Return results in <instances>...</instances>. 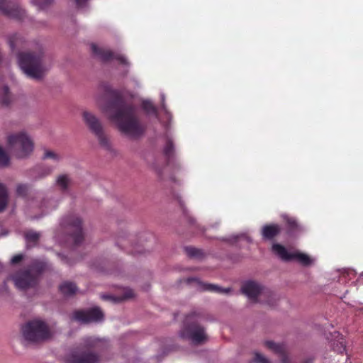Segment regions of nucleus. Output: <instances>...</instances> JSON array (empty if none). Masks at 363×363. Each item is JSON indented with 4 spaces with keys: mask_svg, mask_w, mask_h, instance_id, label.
Returning a JSON list of instances; mask_svg holds the SVG:
<instances>
[{
    "mask_svg": "<svg viewBox=\"0 0 363 363\" xmlns=\"http://www.w3.org/2000/svg\"><path fill=\"white\" fill-rule=\"evenodd\" d=\"M106 91L110 97L108 106L113 111L111 118L116 123L118 130L133 138L142 135L145 127L136 116L134 106L127 104L120 91L112 89H107Z\"/></svg>",
    "mask_w": 363,
    "mask_h": 363,
    "instance_id": "obj_1",
    "label": "nucleus"
},
{
    "mask_svg": "<svg viewBox=\"0 0 363 363\" xmlns=\"http://www.w3.org/2000/svg\"><path fill=\"white\" fill-rule=\"evenodd\" d=\"M17 58L23 72L33 79H41L50 68L41 45H38L35 50L20 52Z\"/></svg>",
    "mask_w": 363,
    "mask_h": 363,
    "instance_id": "obj_2",
    "label": "nucleus"
},
{
    "mask_svg": "<svg viewBox=\"0 0 363 363\" xmlns=\"http://www.w3.org/2000/svg\"><path fill=\"white\" fill-rule=\"evenodd\" d=\"M22 341L25 344H38L50 340L53 330L48 323L40 318L28 320L21 329Z\"/></svg>",
    "mask_w": 363,
    "mask_h": 363,
    "instance_id": "obj_3",
    "label": "nucleus"
},
{
    "mask_svg": "<svg viewBox=\"0 0 363 363\" xmlns=\"http://www.w3.org/2000/svg\"><path fill=\"white\" fill-rule=\"evenodd\" d=\"M45 268V264L43 262L35 261L27 268L20 269L10 275L8 279L12 280L17 289L27 290L37 285L38 277Z\"/></svg>",
    "mask_w": 363,
    "mask_h": 363,
    "instance_id": "obj_4",
    "label": "nucleus"
},
{
    "mask_svg": "<svg viewBox=\"0 0 363 363\" xmlns=\"http://www.w3.org/2000/svg\"><path fill=\"white\" fill-rule=\"evenodd\" d=\"M201 318V313L192 312L186 315L180 331L181 337L191 340L195 345L205 342L207 340V335L205 328L198 322Z\"/></svg>",
    "mask_w": 363,
    "mask_h": 363,
    "instance_id": "obj_5",
    "label": "nucleus"
},
{
    "mask_svg": "<svg viewBox=\"0 0 363 363\" xmlns=\"http://www.w3.org/2000/svg\"><path fill=\"white\" fill-rule=\"evenodd\" d=\"M7 147L18 159H24L31 155L34 143L26 131L13 133L7 136Z\"/></svg>",
    "mask_w": 363,
    "mask_h": 363,
    "instance_id": "obj_6",
    "label": "nucleus"
},
{
    "mask_svg": "<svg viewBox=\"0 0 363 363\" xmlns=\"http://www.w3.org/2000/svg\"><path fill=\"white\" fill-rule=\"evenodd\" d=\"M64 232L69 233L68 239H71L74 245H79L84 240L82 220L77 216H67L61 220L55 233V238L59 242H63L62 234Z\"/></svg>",
    "mask_w": 363,
    "mask_h": 363,
    "instance_id": "obj_7",
    "label": "nucleus"
},
{
    "mask_svg": "<svg viewBox=\"0 0 363 363\" xmlns=\"http://www.w3.org/2000/svg\"><path fill=\"white\" fill-rule=\"evenodd\" d=\"M241 290L242 294L246 295L250 299L256 302L258 296H267L266 303L269 306L274 305L276 295L273 291L268 289L263 288L260 284L254 281H247L245 282Z\"/></svg>",
    "mask_w": 363,
    "mask_h": 363,
    "instance_id": "obj_8",
    "label": "nucleus"
},
{
    "mask_svg": "<svg viewBox=\"0 0 363 363\" xmlns=\"http://www.w3.org/2000/svg\"><path fill=\"white\" fill-rule=\"evenodd\" d=\"M272 250L282 260L286 262L296 260L306 267L311 265L313 262V259L308 255L299 252H289L285 247L278 243L272 245Z\"/></svg>",
    "mask_w": 363,
    "mask_h": 363,
    "instance_id": "obj_9",
    "label": "nucleus"
},
{
    "mask_svg": "<svg viewBox=\"0 0 363 363\" xmlns=\"http://www.w3.org/2000/svg\"><path fill=\"white\" fill-rule=\"evenodd\" d=\"M66 363H91V342L84 344L70 352L65 357Z\"/></svg>",
    "mask_w": 363,
    "mask_h": 363,
    "instance_id": "obj_10",
    "label": "nucleus"
},
{
    "mask_svg": "<svg viewBox=\"0 0 363 363\" xmlns=\"http://www.w3.org/2000/svg\"><path fill=\"white\" fill-rule=\"evenodd\" d=\"M0 11L11 18L21 19L25 11L16 3L7 0H0Z\"/></svg>",
    "mask_w": 363,
    "mask_h": 363,
    "instance_id": "obj_11",
    "label": "nucleus"
},
{
    "mask_svg": "<svg viewBox=\"0 0 363 363\" xmlns=\"http://www.w3.org/2000/svg\"><path fill=\"white\" fill-rule=\"evenodd\" d=\"M186 284H190L192 283H195L198 287V289L204 291H208L211 292H214L217 294H228L230 291V288H222L218 285L204 283L199 280L195 277H190L186 279L185 281Z\"/></svg>",
    "mask_w": 363,
    "mask_h": 363,
    "instance_id": "obj_12",
    "label": "nucleus"
},
{
    "mask_svg": "<svg viewBox=\"0 0 363 363\" xmlns=\"http://www.w3.org/2000/svg\"><path fill=\"white\" fill-rule=\"evenodd\" d=\"M265 346L279 356L281 363H291L285 345L277 344L273 341H266Z\"/></svg>",
    "mask_w": 363,
    "mask_h": 363,
    "instance_id": "obj_13",
    "label": "nucleus"
},
{
    "mask_svg": "<svg viewBox=\"0 0 363 363\" xmlns=\"http://www.w3.org/2000/svg\"><path fill=\"white\" fill-rule=\"evenodd\" d=\"M72 184V179L69 174H58L55 181V185L62 193L68 192Z\"/></svg>",
    "mask_w": 363,
    "mask_h": 363,
    "instance_id": "obj_14",
    "label": "nucleus"
},
{
    "mask_svg": "<svg viewBox=\"0 0 363 363\" xmlns=\"http://www.w3.org/2000/svg\"><path fill=\"white\" fill-rule=\"evenodd\" d=\"M281 231V227L275 223L267 224L262 228V235L264 240H272L276 236L280 234Z\"/></svg>",
    "mask_w": 363,
    "mask_h": 363,
    "instance_id": "obj_15",
    "label": "nucleus"
},
{
    "mask_svg": "<svg viewBox=\"0 0 363 363\" xmlns=\"http://www.w3.org/2000/svg\"><path fill=\"white\" fill-rule=\"evenodd\" d=\"M335 340H331L330 346L335 352L342 354L346 350L345 340L344 337L339 333L335 332L333 334Z\"/></svg>",
    "mask_w": 363,
    "mask_h": 363,
    "instance_id": "obj_16",
    "label": "nucleus"
},
{
    "mask_svg": "<svg viewBox=\"0 0 363 363\" xmlns=\"http://www.w3.org/2000/svg\"><path fill=\"white\" fill-rule=\"evenodd\" d=\"M92 54L96 55L103 62H108L113 59V52L109 50L99 48L92 43Z\"/></svg>",
    "mask_w": 363,
    "mask_h": 363,
    "instance_id": "obj_17",
    "label": "nucleus"
},
{
    "mask_svg": "<svg viewBox=\"0 0 363 363\" xmlns=\"http://www.w3.org/2000/svg\"><path fill=\"white\" fill-rule=\"evenodd\" d=\"M284 219L286 222L288 235H292L299 230V225L295 218L285 216Z\"/></svg>",
    "mask_w": 363,
    "mask_h": 363,
    "instance_id": "obj_18",
    "label": "nucleus"
},
{
    "mask_svg": "<svg viewBox=\"0 0 363 363\" xmlns=\"http://www.w3.org/2000/svg\"><path fill=\"white\" fill-rule=\"evenodd\" d=\"M92 131L95 132L96 134L99 136L100 143L103 146L108 145L107 139L101 133V126L98 121L97 118L92 116Z\"/></svg>",
    "mask_w": 363,
    "mask_h": 363,
    "instance_id": "obj_19",
    "label": "nucleus"
},
{
    "mask_svg": "<svg viewBox=\"0 0 363 363\" xmlns=\"http://www.w3.org/2000/svg\"><path fill=\"white\" fill-rule=\"evenodd\" d=\"M8 43L12 50L21 47L25 43L24 38L18 34H13L8 37Z\"/></svg>",
    "mask_w": 363,
    "mask_h": 363,
    "instance_id": "obj_20",
    "label": "nucleus"
},
{
    "mask_svg": "<svg viewBox=\"0 0 363 363\" xmlns=\"http://www.w3.org/2000/svg\"><path fill=\"white\" fill-rule=\"evenodd\" d=\"M60 290L64 296H71L77 292V288L72 282H64L60 286Z\"/></svg>",
    "mask_w": 363,
    "mask_h": 363,
    "instance_id": "obj_21",
    "label": "nucleus"
},
{
    "mask_svg": "<svg viewBox=\"0 0 363 363\" xmlns=\"http://www.w3.org/2000/svg\"><path fill=\"white\" fill-rule=\"evenodd\" d=\"M73 319L82 323H88L91 321V311H76L73 314Z\"/></svg>",
    "mask_w": 363,
    "mask_h": 363,
    "instance_id": "obj_22",
    "label": "nucleus"
},
{
    "mask_svg": "<svg viewBox=\"0 0 363 363\" xmlns=\"http://www.w3.org/2000/svg\"><path fill=\"white\" fill-rule=\"evenodd\" d=\"M9 194L6 186L0 183V212L4 211L8 204Z\"/></svg>",
    "mask_w": 363,
    "mask_h": 363,
    "instance_id": "obj_23",
    "label": "nucleus"
},
{
    "mask_svg": "<svg viewBox=\"0 0 363 363\" xmlns=\"http://www.w3.org/2000/svg\"><path fill=\"white\" fill-rule=\"evenodd\" d=\"M13 101V97L9 92L7 86H3L0 89V101L3 105L9 106Z\"/></svg>",
    "mask_w": 363,
    "mask_h": 363,
    "instance_id": "obj_24",
    "label": "nucleus"
},
{
    "mask_svg": "<svg viewBox=\"0 0 363 363\" xmlns=\"http://www.w3.org/2000/svg\"><path fill=\"white\" fill-rule=\"evenodd\" d=\"M42 160H50L54 162L57 163L62 160V156L60 155V154L55 151L45 149L42 155Z\"/></svg>",
    "mask_w": 363,
    "mask_h": 363,
    "instance_id": "obj_25",
    "label": "nucleus"
},
{
    "mask_svg": "<svg viewBox=\"0 0 363 363\" xmlns=\"http://www.w3.org/2000/svg\"><path fill=\"white\" fill-rule=\"evenodd\" d=\"M40 233L35 231L29 230L25 234V239L27 245L33 246L36 245L40 238Z\"/></svg>",
    "mask_w": 363,
    "mask_h": 363,
    "instance_id": "obj_26",
    "label": "nucleus"
},
{
    "mask_svg": "<svg viewBox=\"0 0 363 363\" xmlns=\"http://www.w3.org/2000/svg\"><path fill=\"white\" fill-rule=\"evenodd\" d=\"M184 250L187 256L191 258L200 259L203 256L202 250L194 247H186Z\"/></svg>",
    "mask_w": 363,
    "mask_h": 363,
    "instance_id": "obj_27",
    "label": "nucleus"
},
{
    "mask_svg": "<svg viewBox=\"0 0 363 363\" xmlns=\"http://www.w3.org/2000/svg\"><path fill=\"white\" fill-rule=\"evenodd\" d=\"M104 318L103 311L97 306H92V322H101Z\"/></svg>",
    "mask_w": 363,
    "mask_h": 363,
    "instance_id": "obj_28",
    "label": "nucleus"
},
{
    "mask_svg": "<svg viewBox=\"0 0 363 363\" xmlns=\"http://www.w3.org/2000/svg\"><path fill=\"white\" fill-rule=\"evenodd\" d=\"M10 164V157L0 146V167H6Z\"/></svg>",
    "mask_w": 363,
    "mask_h": 363,
    "instance_id": "obj_29",
    "label": "nucleus"
},
{
    "mask_svg": "<svg viewBox=\"0 0 363 363\" xmlns=\"http://www.w3.org/2000/svg\"><path fill=\"white\" fill-rule=\"evenodd\" d=\"M142 108L148 114H157V109L150 101H144L142 103Z\"/></svg>",
    "mask_w": 363,
    "mask_h": 363,
    "instance_id": "obj_30",
    "label": "nucleus"
},
{
    "mask_svg": "<svg viewBox=\"0 0 363 363\" xmlns=\"http://www.w3.org/2000/svg\"><path fill=\"white\" fill-rule=\"evenodd\" d=\"M174 152V145L172 140H168L166 143V145L164 149V154L165 156L169 159Z\"/></svg>",
    "mask_w": 363,
    "mask_h": 363,
    "instance_id": "obj_31",
    "label": "nucleus"
},
{
    "mask_svg": "<svg viewBox=\"0 0 363 363\" xmlns=\"http://www.w3.org/2000/svg\"><path fill=\"white\" fill-rule=\"evenodd\" d=\"M53 172V168L51 167H43L40 169L38 175L36 176V179H43L46 177L47 176L52 174Z\"/></svg>",
    "mask_w": 363,
    "mask_h": 363,
    "instance_id": "obj_32",
    "label": "nucleus"
},
{
    "mask_svg": "<svg viewBox=\"0 0 363 363\" xmlns=\"http://www.w3.org/2000/svg\"><path fill=\"white\" fill-rule=\"evenodd\" d=\"M98 342H99L101 345H105L106 344V342L104 341L96 340L92 338V350L96 347ZM91 357H92V363H96L98 362V359H99L98 355L93 351H92Z\"/></svg>",
    "mask_w": 363,
    "mask_h": 363,
    "instance_id": "obj_33",
    "label": "nucleus"
},
{
    "mask_svg": "<svg viewBox=\"0 0 363 363\" xmlns=\"http://www.w3.org/2000/svg\"><path fill=\"white\" fill-rule=\"evenodd\" d=\"M53 0H32V3L40 9H45L48 6H49Z\"/></svg>",
    "mask_w": 363,
    "mask_h": 363,
    "instance_id": "obj_34",
    "label": "nucleus"
},
{
    "mask_svg": "<svg viewBox=\"0 0 363 363\" xmlns=\"http://www.w3.org/2000/svg\"><path fill=\"white\" fill-rule=\"evenodd\" d=\"M28 191V186L24 184H20L16 187V193L18 196H25Z\"/></svg>",
    "mask_w": 363,
    "mask_h": 363,
    "instance_id": "obj_35",
    "label": "nucleus"
},
{
    "mask_svg": "<svg viewBox=\"0 0 363 363\" xmlns=\"http://www.w3.org/2000/svg\"><path fill=\"white\" fill-rule=\"evenodd\" d=\"M178 201H179V203L181 206V208L183 210V213L185 215V216L186 217V219L188 220L189 223L192 225H194L196 223V220L194 218H192L191 216H190L189 215L187 210L186 208H184V207L182 201L180 199H179Z\"/></svg>",
    "mask_w": 363,
    "mask_h": 363,
    "instance_id": "obj_36",
    "label": "nucleus"
},
{
    "mask_svg": "<svg viewBox=\"0 0 363 363\" xmlns=\"http://www.w3.org/2000/svg\"><path fill=\"white\" fill-rule=\"evenodd\" d=\"M254 362L256 363H270L269 359L258 352L255 354Z\"/></svg>",
    "mask_w": 363,
    "mask_h": 363,
    "instance_id": "obj_37",
    "label": "nucleus"
},
{
    "mask_svg": "<svg viewBox=\"0 0 363 363\" xmlns=\"http://www.w3.org/2000/svg\"><path fill=\"white\" fill-rule=\"evenodd\" d=\"M113 59L116 60L122 65H127V66L129 65V62H128L125 57L122 55H119V54L113 55Z\"/></svg>",
    "mask_w": 363,
    "mask_h": 363,
    "instance_id": "obj_38",
    "label": "nucleus"
},
{
    "mask_svg": "<svg viewBox=\"0 0 363 363\" xmlns=\"http://www.w3.org/2000/svg\"><path fill=\"white\" fill-rule=\"evenodd\" d=\"M83 119L89 128H91V114L85 111L83 112Z\"/></svg>",
    "mask_w": 363,
    "mask_h": 363,
    "instance_id": "obj_39",
    "label": "nucleus"
},
{
    "mask_svg": "<svg viewBox=\"0 0 363 363\" xmlns=\"http://www.w3.org/2000/svg\"><path fill=\"white\" fill-rule=\"evenodd\" d=\"M23 255H21V254L16 255L11 258V262L13 264H17L19 262H21L23 259Z\"/></svg>",
    "mask_w": 363,
    "mask_h": 363,
    "instance_id": "obj_40",
    "label": "nucleus"
},
{
    "mask_svg": "<svg viewBox=\"0 0 363 363\" xmlns=\"http://www.w3.org/2000/svg\"><path fill=\"white\" fill-rule=\"evenodd\" d=\"M125 242H126V240H125V239H124V240H123V238H121V237H118V238H117L116 244H117L119 247H122V248H127L128 247H127V245H126V243H125Z\"/></svg>",
    "mask_w": 363,
    "mask_h": 363,
    "instance_id": "obj_41",
    "label": "nucleus"
},
{
    "mask_svg": "<svg viewBox=\"0 0 363 363\" xmlns=\"http://www.w3.org/2000/svg\"><path fill=\"white\" fill-rule=\"evenodd\" d=\"M88 0H75L76 5L78 8H83L86 6Z\"/></svg>",
    "mask_w": 363,
    "mask_h": 363,
    "instance_id": "obj_42",
    "label": "nucleus"
},
{
    "mask_svg": "<svg viewBox=\"0 0 363 363\" xmlns=\"http://www.w3.org/2000/svg\"><path fill=\"white\" fill-rule=\"evenodd\" d=\"M6 291H7V285L6 281H4L1 287L0 288V294Z\"/></svg>",
    "mask_w": 363,
    "mask_h": 363,
    "instance_id": "obj_43",
    "label": "nucleus"
},
{
    "mask_svg": "<svg viewBox=\"0 0 363 363\" xmlns=\"http://www.w3.org/2000/svg\"><path fill=\"white\" fill-rule=\"evenodd\" d=\"M133 296V291L132 290H128L125 294V298H129Z\"/></svg>",
    "mask_w": 363,
    "mask_h": 363,
    "instance_id": "obj_44",
    "label": "nucleus"
},
{
    "mask_svg": "<svg viewBox=\"0 0 363 363\" xmlns=\"http://www.w3.org/2000/svg\"><path fill=\"white\" fill-rule=\"evenodd\" d=\"M132 254L142 253V252L137 249L136 247H133V250L130 251Z\"/></svg>",
    "mask_w": 363,
    "mask_h": 363,
    "instance_id": "obj_45",
    "label": "nucleus"
},
{
    "mask_svg": "<svg viewBox=\"0 0 363 363\" xmlns=\"http://www.w3.org/2000/svg\"><path fill=\"white\" fill-rule=\"evenodd\" d=\"M313 361V358H308L303 363H312Z\"/></svg>",
    "mask_w": 363,
    "mask_h": 363,
    "instance_id": "obj_46",
    "label": "nucleus"
}]
</instances>
